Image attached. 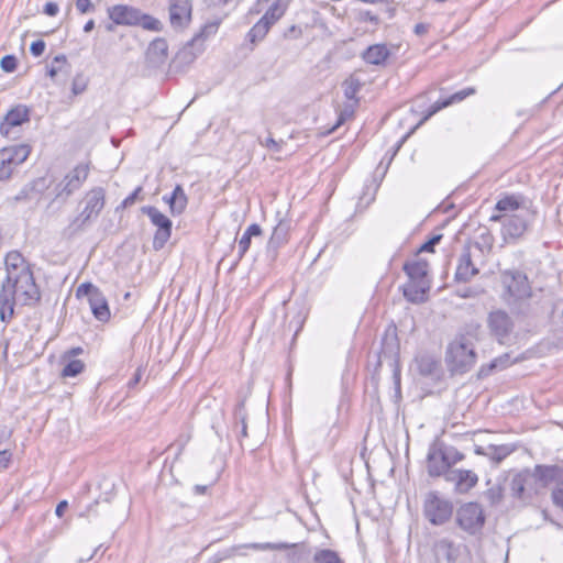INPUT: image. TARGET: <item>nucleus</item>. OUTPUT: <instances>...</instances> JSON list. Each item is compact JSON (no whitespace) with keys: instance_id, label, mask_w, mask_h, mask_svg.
<instances>
[{"instance_id":"1","label":"nucleus","mask_w":563,"mask_h":563,"mask_svg":"<svg viewBox=\"0 0 563 563\" xmlns=\"http://www.w3.org/2000/svg\"><path fill=\"white\" fill-rule=\"evenodd\" d=\"M531 202L520 195H505L498 199L489 220L501 224L505 243L516 244L530 230L536 220Z\"/></svg>"},{"instance_id":"2","label":"nucleus","mask_w":563,"mask_h":563,"mask_svg":"<svg viewBox=\"0 0 563 563\" xmlns=\"http://www.w3.org/2000/svg\"><path fill=\"white\" fill-rule=\"evenodd\" d=\"M40 290L32 272L5 277L0 291V319L8 322L14 314V306H31L40 300Z\"/></svg>"},{"instance_id":"3","label":"nucleus","mask_w":563,"mask_h":563,"mask_svg":"<svg viewBox=\"0 0 563 563\" xmlns=\"http://www.w3.org/2000/svg\"><path fill=\"white\" fill-rule=\"evenodd\" d=\"M500 283L501 298L515 312L526 314L531 311L534 295L526 274L516 269L504 271Z\"/></svg>"},{"instance_id":"4","label":"nucleus","mask_w":563,"mask_h":563,"mask_svg":"<svg viewBox=\"0 0 563 563\" xmlns=\"http://www.w3.org/2000/svg\"><path fill=\"white\" fill-rule=\"evenodd\" d=\"M475 338L474 332L461 333L449 344L445 360L452 373H465L475 364Z\"/></svg>"},{"instance_id":"5","label":"nucleus","mask_w":563,"mask_h":563,"mask_svg":"<svg viewBox=\"0 0 563 563\" xmlns=\"http://www.w3.org/2000/svg\"><path fill=\"white\" fill-rule=\"evenodd\" d=\"M106 203V192L101 187H95L87 191L80 201V212L71 221L69 228L74 231H81L95 221L102 211Z\"/></svg>"},{"instance_id":"6","label":"nucleus","mask_w":563,"mask_h":563,"mask_svg":"<svg viewBox=\"0 0 563 563\" xmlns=\"http://www.w3.org/2000/svg\"><path fill=\"white\" fill-rule=\"evenodd\" d=\"M485 520L484 510L477 503H465L456 510V525L471 536L477 534L482 531Z\"/></svg>"},{"instance_id":"7","label":"nucleus","mask_w":563,"mask_h":563,"mask_svg":"<svg viewBox=\"0 0 563 563\" xmlns=\"http://www.w3.org/2000/svg\"><path fill=\"white\" fill-rule=\"evenodd\" d=\"M90 173V163H79L65 177L55 185V199L66 200L75 191L79 190Z\"/></svg>"},{"instance_id":"8","label":"nucleus","mask_w":563,"mask_h":563,"mask_svg":"<svg viewBox=\"0 0 563 563\" xmlns=\"http://www.w3.org/2000/svg\"><path fill=\"white\" fill-rule=\"evenodd\" d=\"M423 514L431 525L442 526L452 517L453 505L438 493L429 492L424 499Z\"/></svg>"},{"instance_id":"9","label":"nucleus","mask_w":563,"mask_h":563,"mask_svg":"<svg viewBox=\"0 0 563 563\" xmlns=\"http://www.w3.org/2000/svg\"><path fill=\"white\" fill-rule=\"evenodd\" d=\"M78 298H87L88 305L95 318L101 322H107L110 319V309L108 301L103 294L92 284H81L77 290Z\"/></svg>"},{"instance_id":"10","label":"nucleus","mask_w":563,"mask_h":563,"mask_svg":"<svg viewBox=\"0 0 563 563\" xmlns=\"http://www.w3.org/2000/svg\"><path fill=\"white\" fill-rule=\"evenodd\" d=\"M31 153L27 144H20L0 150V180H8L13 170L26 161Z\"/></svg>"},{"instance_id":"11","label":"nucleus","mask_w":563,"mask_h":563,"mask_svg":"<svg viewBox=\"0 0 563 563\" xmlns=\"http://www.w3.org/2000/svg\"><path fill=\"white\" fill-rule=\"evenodd\" d=\"M537 479L531 473V468H525L514 475L510 482V494L514 498L528 503L539 492Z\"/></svg>"},{"instance_id":"12","label":"nucleus","mask_w":563,"mask_h":563,"mask_svg":"<svg viewBox=\"0 0 563 563\" xmlns=\"http://www.w3.org/2000/svg\"><path fill=\"white\" fill-rule=\"evenodd\" d=\"M220 23V20L206 23L200 32L177 54V59L191 63L197 54L203 51L202 42L218 32Z\"/></svg>"},{"instance_id":"13","label":"nucleus","mask_w":563,"mask_h":563,"mask_svg":"<svg viewBox=\"0 0 563 563\" xmlns=\"http://www.w3.org/2000/svg\"><path fill=\"white\" fill-rule=\"evenodd\" d=\"M143 212L150 218L151 222L157 227L153 240V247L158 251L164 247L170 238L172 221L155 207H144Z\"/></svg>"},{"instance_id":"14","label":"nucleus","mask_w":563,"mask_h":563,"mask_svg":"<svg viewBox=\"0 0 563 563\" xmlns=\"http://www.w3.org/2000/svg\"><path fill=\"white\" fill-rule=\"evenodd\" d=\"M191 0H169V22L173 29H186L191 21Z\"/></svg>"},{"instance_id":"15","label":"nucleus","mask_w":563,"mask_h":563,"mask_svg":"<svg viewBox=\"0 0 563 563\" xmlns=\"http://www.w3.org/2000/svg\"><path fill=\"white\" fill-rule=\"evenodd\" d=\"M478 475L471 470L453 468L446 473V482L454 485L456 494H466L478 483Z\"/></svg>"},{"instance_id":"16","label":"nucleus","mask_w":563,"mask_h":563,"mask_svg":"<svg viewBox=\"0 0 563 563\" xmlns=\"http://www.w3.org/2000/svg\"><path fill=\"white\" fill-rule=\"evenodd\" d=\"M109 18L119 25H135L141 22L142 12L133 7L117 4L108 9Z\"/></svg>"},{"instance_id":"17","label":"nucleus","mask_w":563,"mask_h":563,"mask_svg":"<svg viewBox=\"0 0 563 563\" xmlns=\"http://www.w3.org/2000/svg\"><path fill=\"white\" fill-rule=\"evenodd\" d=\"M466 547L455 543L449 538H442L434 542L433 551L438 559H444L446 563H456Z\"/></svg>"},{"instance_id":"18","label":"nucleus","mask_w":563,"mask_h":563,"mask_svg":"<svg viewBox=\"0 0 563 563\" xmlns=\"http://www.w3.org/2000/svg\"><path fill=\"white\" fill-rule=\"evenodd\" d=\"M288 548V544L286 543H273V542H264V543H245V544H239L230 548L225 551V553L222 556L216 558L212 563H219L223 559H229L235 554L244 555V553L240 552L243 549H252L255 551H276V550H285Z\"/></svg>"},{"instance_id":"19","label":"nucleus","mask_w":563,"mask_h":563,"mask_svg":"<svg viewBox=\"0 0 563 563\" xmlns=\"http://www.w3.org/2000/svg\"><path fill=\"white\" fill-rule=\"evenodd\" d=\"M427 468L428 473L432 477L444 476L446 479V473L452 468L449 467L445 456L441 449H430L427 456Z\"/></svg>"},{"instance_id":"20","label":"nucleus","mask_w":563,"mask_h":563,"mask_svg":"<svg viewBox=\"0 0 563 563\" xmlns=\"http://www.w3.org/2000/svg\"><path fill=\"white\" fill-rule=\"evenodd\" d=\"M488 325L492 332L499 339L506 336L512 329V321L507 312L496 310L488 316Z\"/></svg>"},{"instance_id":"21","label":"nucleus","mask_w":563,"mask_h":563,"mask_svg":"<svg viewBox=\"0 0 563 563\" xmlns=\"http://www.w3.org/2000/svg\"><path fill=\"white\" fill-rule=\"evenodd\" d=\"M82 353L81 347H73L69 351L65 352L62 356L63 362H65V366L62 371V376L64 377H75L79 375L84 368L85 364L80 360H75L74 357L78 354Z\"/></svg>"},{"instance_id":"22","label":"nucleus","mask_w":563,"mask_h":563,"mask_svg":"<svg viewBox=\"0 0 563 563\" xmlns=\"http://www.w3.org/2000/svg\"><path fill=\"white\" fill-rule=\"evenodd\" d=\"M430 282L410 280L404 286V296L413 303L426 301Z\"/></svg>"},{"instance_id":"23","label":"nucleus","mask_w":563,"mask_h":563,"mask_svg":"<svg viewBox=\"0 0 563 563\" xmlns=\"http://www.w3.org/2000/svg\"><path fill=\"white\" fill-rule=\"evenodd\" d=\"M531 473L536 477L539 488H543L551 482L559 479L561 468L556 465H536Z\"/></svg>"},{"instance_id":"24","label":"nucleus","mask_w":563,"mask_h":563,"mask_svg":"<svg viewBox=\"0 0 563 563\" xmlns=\"http://www.w3.org/2000/svg\"><path fill=\"white\" fill-rule=\"evenodd\" d=\"M7 277H14L31 272L24 257L16 251H11L4 258Z\"/></svg>"},{"instance_id":"25","label":"nucleus","mask_w":563,"mask_h":563,"mask_svg":"<svg viewBox=\"0 0 563 563\" xmlns=\"http://www.w3.org/2000/svg\"><path fill=\"white\" fill-rule=\"evenodd\" d=\"M476 274H478V269L472 262L471 253L468 250H464L459 258L455 279L459 282H468Z\"/></svg>"},{"instance_id":"26","label":"nucleus","mask_w":563,"mask_h":563,"mask_svg":"<svg viewBox=\"0 0 563 563\" xmlns=\"http://www.w3.org/2000/svg\"><path fill=\"white\" fill-rule=\"evenodd\" d=\"M404 269L410 280L430 282V279L428 277L429 264L424 260L417 258V260L407 262L404 265Z\"/></svg>"},{"instance_id":"27","label":"nucleus","mask_w":563,"mask_h":563,"mask_svg":"<svg viewBox=\"0 0 563 563\" xmlns=\"http://www.w3.org/2000/svg\"><path fill=\"white\" fill-rule=\"evenodd\" d=\"M389 55L390 52L385 44H375L363 52L362 58L371 65H383Z\"/></svg>"},{"instance_id":"28","label":"nucleus","mask_w":563,"mask_h":563,"mask_svg":"<svg viewBox=\"0 0 563 563\" xmlns=\"http://www.w3.org/2000/svg\"><path fill=\"white\" fill-rule=\"evenodd\" d=\"M163 199L169 205L170 212L174 216L181 214L186 209L188 202L187 196L180 185H177L174 188V191L170 197L165 196Z\"/></svg>"},{"instance_id":"29","label":"nucleus","mask_w":563,"mask_h":563,"mask_svg":"<svg viewBox=\"0 0 563 563\" xmlns=\"http://www.w3.org/2000/svg\"><path fill=\"white\" fill-rule=\"evenodd\" d=\"M69 73V64L67 63V58L65 55H57L52 64L48 66L47 75L54 80L57 81L59 75H64L65 77Z\"/></svg>"},{"instance_id":"30","label":"nucleus","mask_w":563,"mask_h":563,"mask_svg":"<svg viewBox=\"0 0 563 563\" xmlns=\"http://www.w3.org/2000/svg\"><path fill=\"white\" fill-rule=\"evenodd\" d=\"M514 450H515V448L511 445H508V444H503V445L489 444L487 446V455L486 456L496 463H500L508 455H510L514 452Z\"/></svg>"},{"instance_id":"31","label":"nucleus","mask_w":563,"mask_h":563,"mask_svg":"<svg viewBox=\"0 0 563 563\" xmlns=\"http://www.w3.org/2000/svg\"><path fill=\"white\" fill-rule=\"evenodd\" d=\"M26 121H29V110L23 106L12 109L5 115V124L10 126H18Z\"/></svg>"},{"instance_id":"32","label":"nucleus","mask_w":563,"mask_h":563,"mask_svg":"<svg viewBox=\"0 0 563 563\" xmlns=\"http://www.w3.org/2000/svg\"><path fill=\"white\" fill-rule=\"evenodd\" d=\"M398 342L396 335V328L390 327L386 330L383 339V353L384 355H395L398 351Z\"/></svg>"},{"instance_id":"33","label":"nucleus","mask_w":563,"mask_h":563,"mask_svg":"<svg viewBox=\"0 0 563 563\" xmlns=\"http://www.w3.org/2000/svg\"><path fill=\"white\" fill-rule=\"evenodd\" d=\"M313 563H343V561L335 551L323 549L314 553Z\"/></svg>"},{"instance_id":"34","label":"nucleus","mask_w":563,"mask_h":563,"mask_svg":"<svg viewBox=\"0 0 563 563\" xmlns=\"http://www.w3.org/2000/svg\"><path fill=\"white\" fill-rule=\"evenodd\" d=\"M284 13L285 9L280 4L274 3L261 19L271 27L284 15Z\"/></svg>"},{"instance_id":"35","label":"nucleus","mask_w":563,"mask_h":563,"mask_svg":"<svg viewBox=\"0 0 563 563\" xmlns=\"http://www.w3.org/2000/svg\"><path fill=\"white\" fill-rule=\"evenodd\" d=\"M269 26L262 19L250 30L249 38L252 43L262 41L269 31Z\"/></svg>"},{"instance_id":"36","label":"nucleus","mask_w":563,"mask_h":563,"mask_svg":"<svg viewBox=\"0 0 563 563\" xmlns=\"http://www.w3.org/2000/svg\"><path fill=\"white\" fill-rule=\"evenodd\" d=\"M503 487L499 484H494L484 493V497L490 505H497L503 499Z\"/></svg>"},{"instance_id":"37","label":"nucleus","mask_w":563,"mask_h":563,"mask_svg":"<svg viewBox=\"0 0 563 563\" xmlns=\"http://www.w3.org/2000/svg\"><path fill=\"white\" fill-rule=\"evenodd\" d=\"M442 452L450 468L452 465L464 460V454L453 446L446 448L445 450H442Z\"/></svg>"},{"instance_id":"38","label":"nucleus","mask_w":563,"mask_h":563,"mask_svg":"<svg viewBox=\"0 0 563 563\" xmlns=\"http://www.w3.org/2000/svg\"><path fill=\"white\" fill-rule=\"evenodd\" d=\"M551 498L556 507L563 509V478L558 481L555 487L552 489Z\"/></svg>"},{"instance_id":"39","label":"nucleus","mask_w":563,"mask_h":563,"mask_svg":"<svg viewBox=\"0 0 563 563\" xmlns=\"http://www.w3.org/2000/svg\"><path fill=\"white\" fill-rule=\"evenodd\" d=\"M474 93H475V89L472 88V87H468V88H465V89H463L461 91H457V92L453 93L452 96L446 98V100H448L449 104L451 106L453 103L461 102L466 97L472 96Z\"/></svg>"},{"instance_id":"40","label":"nucleus","mask_w":563,"mask_h":563,"mask_svg":"<svg viewBox=\"0 0 563 563\" xmlns=\"http://www.w3.org/2000/svg\"><path fill=\"white\" fill-rule=\"evenodd\" d=\"M286 238V229L283 225H277L269 240V245L278 246L285 241Z\"/></svg>"},{"instance_id":"41","label":"nucleus","mask_w":563,"mask_h":563,"mask_svg":"<svg viewBox=\"0 0 563 563\" xmlns=\"http://www.w3.org/2000/svg\"><path fill=\"white\" fill-rule=\"evenodd\" d=\"M139 24H142V26L146 30H152V31L161 30V22L151 15L142 14V19Z\"/></svg>"},{"instance_id":"42","label":"nucleus","mask_w":563,"mask_h":563,"mask_svg":"<svg viewBox=\"0 0 563 563\" xmlns=\"http://www.w3.org/2000/svg\"><path fill=\"white\" fill-rule=\"evenodd\" d=\"M343 87H344V96L351 100V99L355 98V95L358 91L360 85L354 79H351V80L344 81Z\"/></svg>"},{"instance_id":"43","label":"nucleus","mask_w":563,"mask_h":563,"mask_svg":"<svg viewBox=\"0 0 563 563\" xmlns=\"http://www.w3.org/2000/svg\"><path fill=\"white\" fill-rule=\"evenodd\" d=\"M87 88V80L81 75H77L71 82V91L74 95L82 93Z\"/></svg>"},{"instance_id":"44","label":"nucleus","mask_w":563,"mask_h":563,"mask_svg":"<svg viewBox=\"0 0 563 563\" xmlns=\"http://www.w3.org/2000/svg\"><path fill=\"white\" fill-rule=\"evenodd\" d=\"M0 65L5 73H12L16 68V58L13 55H5L2 57Z\"/></svg>"},{"instance_id":"45","label":"nucleus","mask_w":563,"mask_h":563,"mask_svg":"<svg viewBox=\"0 0 563 563\" xmlns=\"http://www.w3.org/2000/svg\"><path fill=\"white\" fill-rule=\"evenodd\" d=\"M284 143L285 142L283 140L276 141L273 137H267L265 140V142L260 141V144L262 146H265V147H267L268 150H271L273 152H279L282 150V146H283Z\"/></svg>"},{"instance_id":"46","label":"nucleus","mask_w":563,"mask_h":563,"mask_svg":"<svg viewBox=\"0 0 563 563\" xmlns=\"http://www.w3.org/2000/svg\"><path fill=\"white\" fill-rule=\"evenodd\" d=\"M449 106H450V104H449V102H448V100H446V99L434 102V103L430 107L429 112H428V114L424 117V119H423V120L429 119L431 115L435 114L438 111H440L441 109L446 108V107H449Z\"/></svg>"},{"instance_id":"47","label":"nucleus","mask_w":563,"mask_h":563,"mask_svg":"<svg viewBox=\"0 0 563 563\" xmlns=\"http://www.w3.org/2000/svg\"><path fill=\"white\" fill-rule=\"evenodd\" d=\"M45 46L46 45H45L44 41L37 40L31 44L30 51H31L32 55H34L35 57H38L44 53Z\"/></svg>"},{"instance_id":"48","label":"nucleus","mask_w":563,"mask_h":563,"mask_svg":"<svg viewBox=\"0 0 563 563\" xmlns=\"http://www.w3.org/2000/svg\"><path fill=\"white\" fill-rule=\"evenodd\" d=\"M251 245V238L243 233L239 241V256L242 257Z\"/></svg>"},{"instance_id":"49","label":"nucleus","mask_w":563,"mask_h":563,"mask_svg":"<svg viewBox=\"0 0 563 563\" xmlns=\"http://www.w3.org/2000/svg\"><path fill=\"white\" fill-rule=\"evenodd\" d=\"M352 115L353 109L351 107H346L344 110H342L339 114L336 124L332 128V131L340 126L346 119L351 118Z\"/></svg>"},{"instance_id":"50","label":"nucleus","mask_w":563,"mask_h":563,"mask_svg":"<svg viewBox=\"0 0 563 563\" xmlns=\"http://www.w3.org/2000/svg\"><path fill=\"white\" fill-rule=\"evenodd\" d=\"M441 238L442 235H435L432 239H430L420 247V252H432L434 245H437L440 242Z\"/></svg>"},{"instance_id":"51","label":"nucleus","mask_w":563,"mask_h":563,"mask_svg":"<svg viewBox=\"0 0 563 563\" xmlns=\"http://www.w3.org/2000/svg\"><path fill=\"white\" fill-rule=\"evenodd\" d=\"M76 8L80 13H87L93 9V4L90 0H76Z\"/></svg>"},{"instance_id":"52","label":"nucleus","mask_w":563,"mask_h":563,"mask_svg":"<svg viewBox=\"0 0 563 563\" xmlns=\"http://www.w3.org/2000/svg\"><path fill=\"white\" fill-rule=\"evenodd\" d=\"M508 360H509L508 355H505L503 357L496 358V360H494L489 364V368L490 369H493V368H505L508 365Z\"/></svg>"},{"instance_id":"53","label":"nucleus","mask_w":563,"mask_h":563,"mask_svg":"<svg viewBox=\"0 0 563 563\" xmlns=\"http://www.w3.org/2000/svg\"><path fill=\"white\" fill-rule=\"evenodd\" d=\"M12 454L8 450L0 451V470L9 466Z\"/></svg>"},{"instance_id":"54","label":"nucleus","mask_w":563,"mask_h":563,"mask_svg":"<svg viewBox=\"0 0 563 563\" xmlns=\"http://www.w3.org/2000/svg\"><path fill=\"white\" fill-rule=\"evenodd\" d=\"M43 11L49 16H55L58 13V5L55 2H47Z\"/></svg>"},{"instance_id":"55","label":"nucleus","mask_w":563,"mask_h":563,"mask_svg":"<svg viewBox=\"0 0 563 563\" xmlns=\"http://www.w3.org/2000/svg\"><path fill=\"white\" fill-rule=\"evenodd\" d=\"M262 233L261 227L256 223L251 224L244 232L247 236H257Z\"/></svg>"},{"instance_id":"56","label":"nucleus","mask_w":563,"mask_h":563,"mask_svg":"<svg viewBox=\"0 0 563 563\" xmlns=\"http://www.w3.org/2000/svg\"><path fill=\"white\" fill-rule=\"evenodd\" d=\"M67 507H68V503L66 500L59 501L55 509L56 516L60 518L64 515Z\"/></svg>"},{"instance_id":"57","label":"nucleus","mask_w":563,"mask_h":563,"mask_svg":"<svg viewBox=\"0 0 563 563\" xmlns=\"http://www.w3.org/2000/svg\"><path fill=\"white\" fill-rule=\"evenodd\" d=\"M140 191H141V188H136L130 196H128L124 199L123 205L124 206L132 205Z\"/></svg>"},{"instance_id":"58","label":"nucleus","mask_w":563,"mask_h":563,"mask_svg":"<svg viewBox=\"0 0 563 563\" xmlns=\"http://www.w3.org/2000/svg\"><path fill=\"white\" fill-rule=\"evenodd\" d=\"M428 31V27L426 24L419 23L415 26V33L418 35H423Z\"/></svg>"},{"instance_id":"59","label":"nucleus","mask_w":563,"mask_h":563,"mask_svg":"<svg viewBox=\"0 0 563 563\" xmlns=\"http://www.w3.org/2000/svg\"><path fill=\"white\" fill-rule=\"evenodd\" d=\"M97 505H98V501H97V500H96V501H93L92 504H90V505L87 507L86 511H84V512H81V514H80V516H81V517H89V514L93 510V508H95Z\"/></svg>"},{"instance_id":"60","label":"nucleus","mask_w":563,"mask_h":563,"mask_svg":"<svg viewBox=\"0 0 563 563\" xmlns=\"http://www.w3.org/2000/svg\"><path fill=\"white\" fill-rule=\"evenodd\" d=\"M475 453L477 455H484L486 456L487 455V446L484 448V446H481V445H475V449H474Z\"/></svg>"},{"instance_id":"61","label":"nucleus","mask_w":563,"mask_h":563,"mask_svg":"<svg viewBox=\"0 0 563 563\" xmlns=\"http://www.w3.org/2000/svg\"><path fill=\"white\" fill-rule=\"evenodd\" d=\"M95 27V21L93 20H89L85 26H84V32L86 33H89L90 31H92Z\"/></svg>"},{"instance_id":"62","label":"nucleus","mask_w":563,"mask_h":563,"mask_svg":"<svg viewBox=\"0 0 563 563\" xmlns=\"http://www.w3.org/2000/svg\"><path fill=\"white\" fill-rule=\"evenodd\" d=\"M433 362H429L424 368L421 369L422 373L429 374L432 372Z\"/></svg>"},{"instance_id":"63","label":"nucleus","mask_w":563,"mask_h":563,"mask_svg":"<svg viewBox=\"0 0 563 563\" xmlns=\"http://www.w3.org/2000/svg\"><path fill=\"white\" fill-rule=\"evenodd\" d=\"M141 379V372L140 371H136L135 375H134V378L130 382V385H135L139 383V380Z\"/></svg>"},{"instance_id":"64","label":"nucleus","mask_w":563,"mask_h":563,"mask_svg":"<svg viewBox=\"0 0 563 563\" xmlns=\"http://www.w3.org/2000/svg\"><path fill=\"white\" fill-rule=\"evenodd\" d=\"M194 489L197 494H203L207 489V486L196 485Z\"/></svg>"}]
</instances>
